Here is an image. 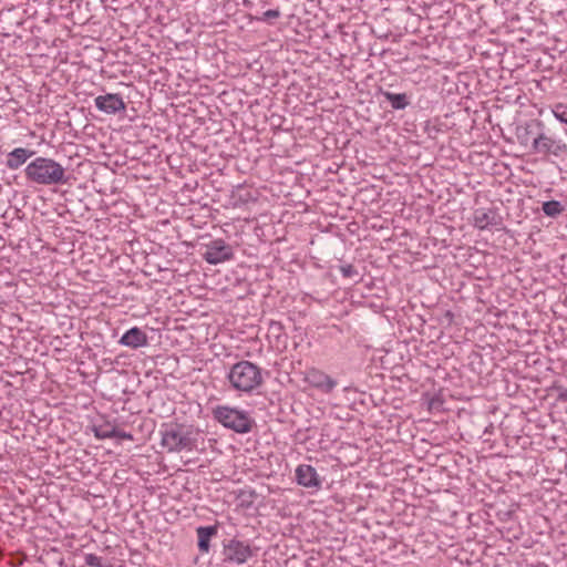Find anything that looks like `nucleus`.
I'll use <instances>...</instances> for the list:
<instances>
[{"label":"nucleus","instance_id":"nucleus-22","mask_svg":"<svg viewBox=\"0 0 567 567\" xmlns=\"http://www.w3.org/2000/svg\"><path fill=\"white\" fill-rule=\"evenodd\" d=\"M279 17H280V11L278 9H270L262 13V17L260 18V20L268 21L271 19H277Z\"/></svg>","mask_w":567,"mask_h":567},{"label":"nucleus","instance_id":"nucleus-15","mask_svg":"<svg viewBox=\"0 0 567 567\" xmlns=\"http://www.w3.org/2000/svg\"><path fill=\"white\" fill-rule=\"evenodd\" d=\"M217 526H199L196 529L198 537V549L200 553H208L210 548V540L217 535Z\"/></svg>","mask_w":567,"mask_h":567},{"label":"nucleus","instance_id":"nucleus-11","mask_svg":"<svg viewBox=\"0 0 567 567\" xmlns=\"http://www.w3.org/2000/svg\"><path fill=\"white\" fill-rule=\"evenodd\" d=\"M540 126H543V122L540 120H532L524 125H518L516 127V137L519 144L523 146L532 145L540 130Z\"/></svg>","mask_w":567,"mask_h":567},{"label":"nucleus","instance_id":"nucleus-18","mask_svg":"<svg viewBox=\"0 0 567 567\" xmlns=\"http://www.w3.org/2000/svg\"><path fill=\"white\" fill-rule=\"evenodd\" d=\"M542 209L546 216L556 217L563 213L564 207L558 200H548L543 203Z\"/></svg>","mask_w":567,"mask_h":567},{"label":"nucleus","instance_id":"nucleus-13","mask_svg":"<svg viewBox=\"0 0 567 567\" xmlns=\"http://www.w3.org/2000/svg\"><path fill=\"white\" fill-rule=\"evenodd\" d=\"M35 152L30 148L17 147L8 153L6 157V167L16 171L20 168L23 164L27 163L29 158H31Z\"/></svg>","mask_w":567,"mask_h":567},{"label":"nucleus","instance_id":"nucleus-4","mask_svg":"<svg viewBox=\"0 0 567 567\" xmlns=\"http://www.w3.org/2000/svg\"><path fill=\"white\" fill-rule=\"evenodd\" d=\"M213 413L219 423L237 433H248L255 424V421L246 411L238 409L217 406Z\"/></svg>","mask_w":567,"mask_h":567},{"label":"nucleus","instance_id":"nucleus-19","mask_svg":"<svg viewBox=\"0 0 567 567\" xmlns=\"http://www.w3.org/2000/svg\"><path fill=\"white\" fill-rule=\"evenodd\" d=\"M554 116L561 123L567 124V105L564 103H557L553 107Z\"/></svg>","mask_w":567,"mask_h":567},{"label":"nucleus","instance_id":"nucleus-3","mask_svg":"<svg viewBox=\"0 0 567 567\" xmlns=\"http://www.w3.org/2000/svg\"><path fill=\"white\" fill-rule=\"evenodd\" d=\"M227 379L235 390L246 393L259 388L264 381L260 368L245 360L235 363L230 368Z\"/></svg>","mask_w":567,"mask_h":567},{"label":"nucleus","instance_id":"nucleus-7","mask_svg":"<svg viewBox=\"0 0 567 567\" xmlns=\"http://www.w3.org/2000/svg\"><path fill=\"white\" fill-rule=\"evenodd\" d=\"M203 258L210 265H218L234 258V249L223 239H215L206 246Z\"/></svg>","mask_w":567,"mask_h":567},{"label":"nucleus","instance_id":"nucleus-2","mask_svg":"<svg viewBox=\"0 0 567 567\" xmlns=\"http://www.w3.org/2000/svg\"><path fill=\"white\" fill-rule=\"evenodd\" d=\"M161 444L168 452L193 451L197 449L200 432L193 426L171 424L162 432Z\"/></svg>","mask_w":567,"mask_h":567},{"label":"nucleus","instance_id":"nucleus-16","mask_svg":"<svg viewBox=\"0 0 567 567\" xmlns=\"http://www.w3.org/2000/svg\"><path fill=\"white\" fill-rule=\"evenodd\" d=\"M381 94L394 110H404L410 104L409 96L405 93L382 91Z\"/></svg>","mask_w":567,"mask_h":567},{"label":"nucleus","instance_id":"nucleus-5","mask_svg":"<svg viewBox=\"0 0 567 567\" xmlns=\"http://www.w3.org/2000/svg\"><path fill=\"white\" fill-rule=\"evenodd\" d=\"M255 554L256 549H254L248 543L236 538L224 542L223 556L225 563L243 565L249 558L255 556Z\"/></svg>","mask_w":567,"mask_h":567},{"label":"nucleus","instance_id":"nucleus-20","mask_svg":"<svg viewBox=\"0 0 567 567\" xmlns=\"http://www.w3.org/2000/svg\"><path fill=\"white\" fill-rule=\"evenodd\" d=\"M339 270L344 278H353L359 275L357 268L351 264L341 265Z\"/></svg>","mask_w":567,"mask_h":567},{"label":"nucleus","instance_id":"nucleus-12","mask_svg":"<svg viewBox=\"0 0 567 567\" xmlns=\"http://www.w3.org/2000/svg\"><path fill=\"white\" fill-rule=\"evenodd\" d=\"M502 224V217L494 208H478L474 212V226L478 229H486L489 226Z\"/></svg>","mask_w":567,"mask_h":567},{"label":"nucleus","instance_id":"nucleus-8","mask_svg":"<svg viewBox=\"0 0 567 567\" xmlns=\"http://www.w3.org/2000/svg\"><path fill=\"white\" fill-rule=\"evenodd\" d=\"M305 381L324 394L331 393L338 384L330 375L315 368L307 371Z\"/></svg>","mask_w":567,"mask_h":567},{"label":"nucleus","instance_id":"nucleus-17","mask_svg":"<svg viewBox=\"0 0 567 567\" xmlns=\"http://www.w3.org/2000/svg\"><path fill=\"white\" fill-rule=\"evenodd\" d=\"M93 432H94L95 437L99 440L113 439L114 434H116L115 426L111 425L110 423L94 425Z\"/></svg>","mask_w":567,"mask_h":567},{"label":"nucleus","instance_id":"nucleus-10","mask_svg":"<svg viewBox=\"0 0 567 567\" xmlns=\"http://www.w3.org/2000/svg\"><path fill=\"white\" fill-rule=\"evenodd\" d=\"M95 107L106 114H115L126 109V104L120 94L107 93L99 95L94 100Z\"/></svg>","mask_w":567,"mask_h":567},{"label":"nucleus","instance_id":"nucleus-23","mask_svg":"<svg viewBox=\"0 0 567 567\" xmlns=\"http://www.w3.org/2000/svg\"><path fill=\"white\" fill-rule=\"evenodd\" d=\"M115 433L116 434H114V437H117V439H122V440H132L133 439L131 433L120 431L116 427H115Z\"/></svg>","mask_w":567,"mask_h":567},{"label":"nucleus","instance_id":"nucleus-6","mask_svg":"<svg viewBox=\"0 0 567 567\" xmlns=\"http://www.w3.org/2000/svg\"><path fill=\"white\" fill-rule=\"evenodd\" d=\"M567 150V146L561 141H557L545 133V124L540 126V130L532 143L533 153L559 156Z\"/></svg>","mask_w":567,"mask_h":567},{"label":"nucleus","instance_id":"nucleus-21","mask_svg":"<svg viewBox=\"0 0 567 567\" xmlns=\"http://www.w3.org/2000/svg\"><path fill=\"white\" fill-rule=\"evenodd\" d=\"M85 563L91 567H102V558L94 554H87L85 556Z\"/></svg>","mask_w":567,"mask_h":567},{"label":"nucleus","instance_id":"nucleus-9","mask_svg":"<svg viewBox=\"0 0 567 567\" xmlns=\"http://www.w3.org/2000/svg\"><path fill=\"white\" fill-rule=\"evenodd\" d=\"M296 481L299 485L306 488H315L320 489L322 482L319 477L316 468L309 464H300L297 466L296 472Z\"/></svg>","mask_w":567,"mask_h":567},{"label":"nucleus","instance_id":"nucleus-1","mask_svg":"<svg viewBox=\"0 0 567 567\" xmlns=\"http://www.w3.org/2000/svg\"><path fill=\"white\" fill-rule=\"evenodd\" d=\"M29 182L43 185H64L69 183V175L65 168L50 157L38 156L32 159L24 169Z\"/></svg>","mask_w":567,"mask_h":567},{"label":"nucleus","instance_id":"nucleus-14","mask_svg":"<svg viewBox=\"0 0 567 567\" xmlns=\"http://www.w3.org/2000/svg\"><path fill=\"white\" fill-rule=\"evenodd\" d=\"M147 341L146 333L142 329L133 327L121 337L118 343L131 349H137L147 346Z\"/></svg>","mask_w":567,"mask_h":567}]
</instances>
